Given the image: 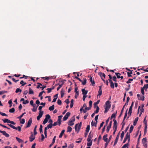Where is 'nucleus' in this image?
I'll use <instances>...</instances> for the list:
<instances>
[{
	"label": "nucleus",
	"mask_w": 148,
	"mask_h": 148,
	"mask_svg": "<svg viewBox=\"0 0 148 148\" xmlns=\"http://www.w3.org/2000/svg\"><path fill=\"white\" fill-rule=\"evenodd\" d=\"M110 103L109 101H107L105 103L106 107L105 108V111L104 113H106L109 110V109L110 108L111 106L110 104Z\"/></svg>",
	"instance_id": "nucleus-1"
},
{
	"label": "nucleus",
	"mask_w": 148,
	"mask_h": 148,
	"mask_svg": "<svg viewBox=\"0 0 148 148\" xmlns=\"http://www.w3.org/2000/svg\"><path fill=\"white\" fill-rule=\"evenodd\" d=\"M8 125L9 126H10L12 128L14 129L17 130L18 131H19V132L21 131V127L19 126H18L17 127H15L14 125H12L11 124H8Z\"/></svg>",
	"instance_id": "nucleus-2"
},
{
	"label": "nucleus",
	"mask_w": 148,
	"mask_h": 148,
	"mask_svg": "<svg viewBox=\"0 0 148 148\" xmlns=\"http://www.w3.org/2000/svg\"><path fill=\"white\" fill-rule=\"evenodd\" d=\"M75 118H72L69 120L68 125L69 126H72L74 124L73 122L75 121Z\"/></svg>",
	"instance_id": "nucleus-3"
},
{
	"label": "nucleus",
	"mask_w": 148,
	"mask_h": 148,
	"mask_svg": "<svg viewBox=\"0 0 148 148\" xmlns=\"http://www.w3.org/2000/svg\"><path fill=\"white\" fill-rule=\"evenodd\" d=\"M147 140L146 138H143L142 140V143L143 144V146L145 148L147 147Z\"/></svg>",
	"instance_id": "nucleus-4"
},
{
	"label": "nucleus",
	"mask_w": 148,
	"mask_h": 148,
	"mask_svg": "<svg viewBox=\"0 0 148 148\" xmlns=\"http://www.w3.org/2000/svg\"><path fill=\"white\" fill-rule=\"evenodd\" d=\"M43 112V111H40L39 112L38 115L37 117V119L38 120H39L40 118L42 117Z\"/></svg>",
	"instance_id": "nucleus-5"
},
{
	"label": "nucleus",
	"mask_w": 148,
	"mask_h": 148,
	"mask_svg": "<svg viewBox=\"0 0 148 148\" xmlns=\"http://www.w3.org/2000/svg\"><path fill=\"white\" fill-rule=\"evenodd\" d=\"M71 113L70 112H67L66 114L65 115L63 118V120L65 121L68 119V117L70 116Z\"/></svg>",
	"instance_id": "nucleus-6"
},
{
	"label": "nucleus",
	"mask_w": 148,
	"mask_h": 148,
	"mask_svg": "<svg viewBox=\"0 0 148 148\" xmlns=\"http://www.w3.org/2000/svg\"><path fill=\"white\" fill-rule=\"evenodd\" d=\"M92 137H93V134H91V132H90L89 133V134L88 136V138L87 139V141H88V142H90L91 141V139L92 138Z\"/></svg>",
	"instance_id": "nucleus-7"
},
{
	"label": "nucleus",
	"mask_w": 148,
	"mask_h": 148,
	"mask_svg": "<svg viewBox=\"0 0 148 148\" xmlns=\"http://www.w3.org/2000/svg\"><path fill=\"white\" fill-rule=\"evenodd\" d=\"M32 118H30L29 119L27 125L26 126V127H30L32 124Z\"/></svg>",
	"instance_id": "nucleus-8"
},
{
	"label": "nucleus",
	"mask_w": 148,
	"mask_h": 148,
	"mask_svg": "<svg viewBox=\"0 0 148 148\" xmlns=\"http://www.w3.org/2000/svg\"><path fill=\"white\" fill-rule=\"evenodd\" d=\"M137 96L138 99L142 100L143 101L144 100L145 97L144 96H140V95L139 94H137Z\"/></svg>",
	"instance_id": "nucleus-9"
},
{
	"label": "nucleus",
	"mask_w": 148,
	"mask_h": 148,
	"mask_svg": "<svg viewBox=\"0 0 148 148\" xmlns=\"http://www.w3.org/2000/svg\"><path fill=\"white\" fill-rule=\"evenodd\" d=\"M0 132L2 133L3 135L6 137H9L10 136L5 131H2L0 130Z\"/></svg>",
	"instance_id": "nucleus-10"
},
{
	"label": "nucleus",
	"mask_w": 148,
	"mask_h": 148,
	"mask_svg": "<svg viewBox=\"0 0 148 148\" xmlns=\"http://www.w3.org/2000/svg\"><path fill=\"white\" fill-rule=\"evenodd\" d=\"M120 132H119L118 134H117L116 138V139L115 140V141H114V146H115L116 144V143H117V142L118 141V139H119V135H120Z\"/></svg>",
	"instance_id": "nucleus-11"
},
{
	"label": "nucleus",
	"mask_w": 148,
	"mask_h": 148,
	"mask_svg": "<svg viewBox=\"0 0 148 148\" xmlns=\"http://www.w3.org/2000/svg\"><path fill=\"white\" fill-rule=\"evenodd\" d=\"M112 121H110V122L109 125L107 127L106 131L108 133L109 132L110 129L111 128V127L112 126Z\"/></svg>",
	"instance_id": "nucleus-12"
},
{
	"label": "nucleus",
	"mask_w": 148,
	"mask_h": 148,
	"mask_svg": "<svg viewBox=\"0 0 148 148\" xmlns=\"http://www.w3.org/2000/svg\"><path fill=\"white\" fill-rule=\"evenodd\" d=\"M90 81L91 82L92 84V86H94L95 85V82L94 81L93 79H92V77L90 76Z\"/></svg>",
	"instance_id": "nucleus-13"
},
{
	"label": "nucleus",
	"mask_w": 148,
	"mask_h": 148,
	"mask_svg": "<svg viewBox=\"0 0 148 148\" xmlns=\"http://www.w3.org/2000/svg\"><path fill=\"white\" fill-rule=\"evenodd\" d=\"M35 137L34 136L33 134H31L29 137V141L30 142H32L35 139Z\"/></svg>",
	"instance_id": "nucleus-14"
},
{
	"label": "nucleus",
	"mask_w": 148,
	"mask_h": 148,
	"mask_svg": "<svg viewBox=\"0 0 148 148\" xmlns=\"http://www.w3.org/2000/svg\"><path fill=\"white\" fill-rule=\"evenodd\" d=\"M82 93L83 95H86L87 94L88 91L87 90H85V89L83 88L82 89Z\"/></svg>",
	"instance_id": "nucleus-15"
},
{
	"label": "nucleus",
	"mask_w": 148,
	"mask_h": 148,
	"mask_svg": "<svg viewBox=\"0 0 148 148\" xmlns=\"http://www.w3.org/2000/svg\"><path fill=\"white\" fill-rule=\"evenodd\" d=\"M56 136H55L53 138V139L52 142L49 145V147L50 148L51 147L52 145H53L54 144V143L55 142V140H56Z\"/></svg>",
	"instance_id": "nucleus-16"
},
{
	"label": "nucleus",
	"mask_w": 148,
	"mask_h": 148,
	"mask_svg": "<svg viewBox=\"0 0 148 148\" xmlns=\"http://www.w3.org/2000/svg\"><path fill=\"white\" fill-rule=\"evenodd\" d=\"M114 121L113 127H117V124L116 120L115 119H113Z\"/></svg>",
	"instance_id": "nucleus-17"
},
{
	"label": "nucleus",
	"mask_w": 148,
	"mask_h": 148,
	"mask_svg": "<svg viewBox=\"0 0 148 148\" xmlns=\"http://www.w3.org/2000/svg\"><path fill=\"white\" fill-rule=\"evenodd\" d=\"M107 134H105L103 137V139L104 141L105 142L107 141L108 139V138H107Z\"/></svg>",
	"instance_id": "nucleus-18"
},
{
	"label": "nucleus",
	"mask_w": 148,
	"mask_h": 148,
	"mask_svg": "<svg viewBox=\"0 0 148 148\" xmlns=\"http://www.w3.org/2000/svg\"><path fill=\"white\" fill-rule=\"evenodd\" d=\"M98 75L100 76L101 77H102L103 76L104 77V78H105L106 75L103 73H102V72H99L98 73Z\"/></svg>",
	"instance_id": "nucleus-19"
},
{
	"label": "nucleus",
	"mask_w": 148,
	"mask_h": 148,
	"mask_svg": "<svg viewBox=\"0 0 148 148\" xmlns=\"http://www.w3.org/2000/svg\"><path fill=\"white\" fill-rule=\"evenodd\" d=\"M138 117H136L133 123V125L134 126H135L136 125L137 123L138 120Z\"/></svg>",
	"instance_id": "nucleus-20"
},
{
	"label": "nucleus",
	"mask_w": 148,
	"mask_h": 148,
	"mask_svg": "<svg viewBox=\"0 0 148 148\" xmlns=\"http://www.w3.org/2000/svg\"><path fill=\"white\" fill-rule=\"evenodd\" d=\"M116 114L117 111H116V112L115 113H114L112 114L111 116L110 119H112L113 118H115L116 115Z\"/></svg>",
	"instance_id": "nucleus-21"
},
{
	"label": "nucleus",
	"mask_w": 148,
	"mask_h": 148,
	"mask_svg": "<svg viewBox=\"0 0 148 148\" xmlns=\"http://www.w3.org/2000/svg\"><path fill=\"white\" fill-rule=\"evenodd\" d=\"M64 90L63 89H62L60 93H61V98L63 97L64 94Z\"/></svg>",
	"instance_id": "nucleus-22"
},
{
	"label": "nucleus",
	"mask_w": 148,
	"mask_h": 148,
	"mask_svg": "<svg viewBox=\"0 0 148 148\" xmlns=\"http://www.w3.org/2000/svg\"><path fill=\"white\" fill-rule=\"evenodd\" d=\"M65 131V130H62L61 132L60 135L59 136V137L60 138H61L62 137L63 134H64V132Z\"/></svg>",
	"instance_id": "nucleus-23"
},
{
	"label": "nucleus",
	"mask_w": 148,
	"mask_h": 148,
	"mask_svg": "<svg viewBox=\"0 0 148 148\" xmlns=\"http://www.w3.org/2000/svg\"><path fill=\"white\" fill-rule=\"evenodd\" d=\"M29 94L33 95L34 94V91L32 89L30 88H29Z\"/></svg>",
	"instance_id": "nucleus-24"
},
{
	"label": "nucleus",
	"mask_w": 148,
	"mask_h": 148,
	"mask_svg": "<svg viewBox=\"0 0 148 148\" xmlns=\"http://www.w3.org/2000/svg\"><path fill=\"white\" fill-rule=\"evenodd\" d=\"M4 123H9L10 120L7 119H4L2 120Z\"/></svg>",
	"instance_id": "nucleus-25"
},
{
	"label": "nucleus",
	"mask_w": 148,
	"mask_h": 148,
	"mask_svg": "<svg viewBox=\"0 0 148 148\" xmlns=\"http://www.w3.org/2000/svg\"><path fill=\"white\" fill-rule=\"evenodd\" d=\"M16 139L19 143H21L23 142V140L17 137H16Z\"/></svg>",
	"instance_id": "nucleus-26"
},
{
	"label": "nucleus",
	"mask_w": 148,
	"mask_h": 148,
	"mask_svg": "<svg viewBox=\"0 0 148 148\" xmlns=\"http://www.w3.org/2000/svg\"><path fill=\"white\" fill-rule=\"evenodd\" d=\"M72 128L71 127L69 126L67 127V132H70L72 131Z\"/></svg>",
	"instance_id": "nucleus-27"
},
{
	"label": "nucleus",
	"mask_w": 148,
	"mask_h": 148,
	"mask_svg": "<svg viewBox=\"0 0 148 148\" xmlns=\"http://www.w3.org/2000/svg\"><path fill=\"white\" fill-rule=\"evenodd\" d=\"M124 132L123 131H122V133L121 134V140H122L124 137Z\"/></svg>",
	"instance_id": "nucleus-28"
},
{
	"label": "nucleus",
	"mask_w": 148,
	"mask_h": 148,
	"mask_svg": "<svg viewBox=\"0 0 148 148\" xmlns=\"http://www.w3.org/2000/svg\"><path fill=\"white\" fill-rule=\"evenodd\" d=\"M84 81H83L82 80V81H81L82 84L83 85H85L86 84V78H84L83 79Z\"/></svg>",
	"instance_id": "nucleus-29"
},
{
	"label": "nucleus",
	"mask_w": 148,
	"mask_h": 148,
	"mask_svg": "<svg viewBox=\"0 0 148 148\" xmlns=\"http://www.w3.org/2000/svg\"><path fill=\"white\" fill-rule=\"evenodd\" d=\"M99 108L98 106H96V110L95 111L94 113L95 114L97 113L99 111Z\"/></svg>",
	"instance_id": "nucleus-30"
},
{
	"label": "nucleus",
	"mask_w": 148,
	"mask_h": 148,
	"mask_svg": "<svg viewBox=\"0 0 148 148\" xmlns=\"http://www.w3.org/2000/svg\"><path fill=\"white\" fill-rule=\"evenodd\" d=\"M54 105H52V106L50 107L49 108V109L50 111H52L54 109Z\"/></svg>",
	"instance_id": "nucleus-31"
},
{
	"label": "nucleus",
	"mask_w": 148,
	"mask_h": 148,
	"mask_svg": "<svg viewBox=\"0 0 148 148\" xmlns=\"http://www.w3.org/2000/svg\"><path fill=\"white\" fill-rule=\"evenodd\" d=\"M143 88H144V89H145V91H147V89L148 88V84H145Z\"/></svg>",
	"instance_id": "nucleus-32"
},
{
	"label": "nucleus",
	"mask_w": 148,
	"mask_h": 148,
	"mask_svg": "<svg viewBox=\"0 0 148 148\" xmlns=\"http://www.w3.org/2000/svg\"><path fill=\"white\" fill-rule=\"evenodd\" d=\"M134 128V126L133 125H131L130 128V130H129V133H131L133 129Z\"/></svg>",
	"instance_id": "nucleus-33"
},
{
	"label": "nucleus",
	"mask_w": 148,
	"mask_h": 148,
	"mask_svg": "<svg viewBox=\"0 0 148 148\" xmlns=\"http://www.w3.org/2000/svg\"><path fill=\"white\" fill-rule=\"evenodd\" d=\"M35 106H33V108L32 109V110L34 112H36V111L37 107L36 108H35Z\"/></svg>",
	"instance_id": "nucleus-34"
},
{
	"label": "nucleus",
	"mask_w": 148,
	"mask_h": 148,
	"mask_svg": "<svg viewBox=\"0 0 148 148\" xmlns=\"http://www.w3.org/2000/svg\"><path fill=\"white\" fill-rule=\"evenodd\" d=\"M39 130L41 134H42L43 133L42 131V125H41L40 126V128H39Z\"/></svg>",
	"instance_id": "nucleus-35"
},
{
	"label": "nucleus",
	"mask_w": 148,
	"mask_h": 148,
	"mask_svg": "<svg viewBox=\"0 0 148 148\" xmlns=\"http://www.w3.org/2000/svg\"><path fill=\"white\" fill-rule=\"evenodd\" d=\"M37 125H36L34 129V134L35 135H36L37 134V132L36 131V129L37 128Z\"/></svg>",
	"instance_id": "nucleus-36"
},
{
	"label": "nucleus",
	"mask_w": 148,
	"mask_h": 148,
	"mask_svg": "<svg viewBox=\"0 0 148 148\" xmlns=\"http://www.w3.org/2000/svg\"><path fill=\"white\" fill-rule=\"evenodd\" d=\"M115 74L117 76L118 78L119 79L120 78L121 76L120 75H121V74L120 73H115Z\"/></svg>",
	"instance_id": "nucleus-37"
},
{
	"label": "nucleus",
	"mask_w": 148,
	"mask_h": 148,
	"mask_svg": "<svg viewBox=\"0 0 148 148\" xmlns=\"http://www.w3.org/2000/svg\"><path fill=\"white\" fill-rule=\"evenodd\" d=\"M15 111V109L14 108H13L10 109L9 110V112L10 113H13Z\"/></svg>",
	"instance_id": "nucleus-38"
},
{
	"label": "nucleus",
	"mask_w": 148,
	"mask_h": 148,
	"mask_svg": "<svg viewBox=\"0 0 148 148\" xmlns=\"http://www.w3.org/2000/svg\"><path fill=\"white\" fill-rule=\"evenodd\" d=\"M129 145V143H127L125 144L122 147V148H128V146Z\"/></svg>",
	"instance_id": "nucleus-39"
},
{
	"label": "nucleus",
	"mask_w": 148,
	"mask_h": 148,
	"mask_svg": "<svg viewBox=\"0 0 148 148\" xmlns=\"http://www.w3.org/2000/svg\"><path fill=\"white\" fill-rule=\"evenodd\" d=\"M124 108V106H123V108H122V110H121V111L120 114L119 115V118L122 115V114H123V112Z\"/></svg>",
	"instance_id": "nucleus-40"
},
{
	"label": "nucleus",
	"mask_w": 148,
	"mask_h": 148,
	"mask_svg": "<svg viewBox=\"0 0 148 148\" xmlns=\"http://www.w3.org/2000/svg\"><path fill=\"white\" fill-rule=\"evenodd\" d=\"M127 110H126V112H125V115H124V118H123V122L125 120V119L127 116Z\"/></svg>",
	"instance_id": "nucleus-41"
},
{
	"label": "nucleus",
	"mask_w": 148,
	"mask_h": 148,
	"mask_svg": "<svg viewBox=\"0 0 148 148\" xmlns=\"http://www.w3.org/2000/svg\"><path fill=\"white\" fill-rule=\"evenodd\" d=\"M53 126V124L51 123H50L48 125H47V128L48 129L49 128H51Z\"/></svg>",
	"instance_id": "nucleus-42"
},
{
	"label": "nucleus",
	"mask_w": 148,
	"mask_h": 148,
	"mask_svg": "<svg viewBox=\"0 0 148 148\" xmlns=\"http://www.w3.org/2000/svg\"><path fill=\"white\" fill-rule=\"evenodd\" d=\"M98 93V94L97 96H101L102 95V90L99 89Z\"/></svg>",
	"instance_id": "nucleus-43"
},
{
	"label": "nucleus",
	"mask_w": 148,
	"mask_h": 148,
	"mask_svg": "<svg viewBox=\"0 0 148 148\" xmlns=\"http://www.w3.org/2000/svg\"><path fill=\"white\" fill-rule=\"evenodd\" d=\"M50 117H51L50 115L49 114H48L46 115V117L45 119H47L48 121V119H49L50 118Z\"/></svg>",
	"instance_id": "nucleus-44"
},
{
	"label": "nucleus",
	"mask_w": 148,
	"mask_h": 148,
	"mask_svg": "<svg viewBox=\"0 0 148 148\" xmlns=\"http://www.w3.org/2000/svg\"><path fill=\"white\" fill-rule=\"evenodd\" d=\"M21 91L22 90L21 89H20L19 88H17L15 92L17 93L19 92H21Z\"/></svg>",
	"instance_id": "nucleus-45"
},
{
	"label": "nucleus",
	"mask_w": 148,
	"mask_h": 148,
	"mask_svg": "<svg viewBox=\"0 0 148 148\" xmlns=\"http://www.w3.org/2000/svg\"><path fill=\"white\" fill-rule=\"evenodd\" d=\"M20 83L21 84H22V86H24L25 85L27 84L25 82L24 83V81L23 80L21 81L20 82Z\"/></svg>",
	"instance_id": "nucleus-46"
},
{
	"label": "nucleus",
	"mask_w": 148,
	"mask_h": 148,
	"mask_svg": "<svg viewBox=\"0 0 148 148\" xmlns=\"http://www.w3.org/2000/svg\"><path fill=\"white\" fill-rule=\"evenodd\" d=\"M145 89H144V88H142L141 89V91L142 94L143 95H144V90Z\"/></svg>",
	"instance_id": "nucleus-47"
},
{
	"label": "nucleus",
	"mask_w": 148,
	"mask_h": 148,
	"mask_svg": "<svg viewBox=\"0 0 148 148\" xmlns=\"http://www.w3.org/2000/svg\"><path fill=\"white\" fill-rule=\"evenodd\" d=\"M90 130V125H88L86 128V132H88Z\"/></svg>",
	"instance_id": "nucleus-48"
},
{
	"label": "nucleus",
	"mask_w": 148,
	"mask_h": 148,
	"mask_svg": "<svg viewBox=\"0 0 148 148\" xmlns=\"http://www.w3.org/2000/svg\"><path fill=\"white\" fill-rule=\"evenodd\" d=\"M37 84H38L37 86V88H40V86H42V85L40 83L38 82L37 83Z\"/></svg>",
	"instance_id": "nucleus-49"
},
{
	"label": "nucleus",
	"mask_w": 148,
	"mask_h": 148,
	"mask_svg": "<svg viewBox=\"0 0 148 148\" xmlns=\"http://www.w3.org/2000/svg\"><path fill=\"white\" fill-rule=\"evenodd\" d=\"M0 126H2V127H3L4 128H6L8 129V130H10V128L7 127L6 126L3 125L1 124V123H0Z\"/></svg>",
	"instance_id": "nucleus-50"
},
{
	"label": "nucleus",
	"mask_w": 148,
	"mask_h": 148,
	"mask_svg": "<svg viewBox=\"0 0 148 148\" xmlns=\"http://www.w3.org/2000/svg\"><path fill=\"white\" fill-rule=\"evenodd\" d=\"M0 114L2 116H8L6 114L0 111Z\"/></svg>",
	"instance_id": "nucleus-51"
},
{
	"label": "nucleus",
	"mask_w": 148,
	"mask_h": 148,
	"mask_svg": "<svg viewBox=\"0 0 148 148\" xmlns=\"http://www.w3.org/2000/svg\"><path fill=\"white\" fill-rule=\"evenodd\" d=\"M26 114L25 112H24V113H23L21 115H20V116H18L17 117V118L18 119H21V118L24 115V114Z\"/></svg>",
	"instance_id": "nucleus-52"
},
{
	"label": "nucleus",
	"mask_w": 148,
	"mask_h": 148,
	"mask_svg": "<svg viewBox=\"0 0 148 148\" xmlns=\"http://www.w3.org/2000/svg\"><path fill=\"white\" fill-rule=\"evenodd\" d=\"M30 105L31 106H36V105L35 104H34V101L33 100H32L30 101Z\"/></svg>",
	"instance_id": "nucleus-53"
},
{
	"label": "nucleus",
	"mask_w": 148,
	"mask_h": 148,
	"mask_svg": "<svg viewBox=\"0 0 148 148\" xmlns=\"http://www.w3.org/2000/svg\"><path fill=\"white\" fill-rule=\"evenodd\" d=\"M57 103L59 105H61L62 103V101L60 99H58L57 101Z\"/></svg>",
	"instance_id": "nucleus-54"
},
{
	"label": "nucleus",
	"mask_w": 148,
	"mask_h": 148,
	"mask_svg": "<svg viewBox=\"0 0 148 148\" xmlns=\"http://www.w3.org/2000/svg\"><path fill=\"white\" fill-rule=\"evenodd\" d=\"M25 123V119H21V121H20V123L21 124H23Z\"/></svg>",
	"instance_id": "nucleus-55"
},
{
	"label": "nucleus",
	"mask_w": 148,
	"mask_h": 148,
	"mask_svg": "<svg viewBox=\"0 0 148 148\" xmlns=\"http://www.w3.org/2000/svg\"><path fill=\"white\" fill-rule=\"evenodd\" d=\"M57 122H58V124L60 126L61 123V120L60 119H58Z\"/></svg>",
	"instance_id": "nucleus-56"
},
{
	"label": "nucleus",
	"mask_w": 148,
	"mask_h": 148,
	"mask_svg": "<svg viewBox=\"0 0 148 148\" xmlns=\"http://www.w3.org/2000/svg\"><path fill=\"white\" fill-rule=\"evenodd\" d=\"M110 87L112 88H114V84L113 82H112L110 83Z\"/></svg>",
	"instance_id": "nucleus-57"
},
{
	"label": "nucleus",
	"mask_w": 148,
	"mask_h": 148,
	"mask_svg": "<svg viewBox=\"0 0 148 148\" xmlns=\"http://www.w3.org/2000/svg\"><path fill=\"white\" fill-rule=\"evenodd\" d=\"M79 95V92H76L75 93V99H77V97Z\"/></svg>",
	"instance_id": "nucleus-58"
},
{
	"label": "nucleus",
	"mask_w": 148,
	"mask_h": 148,
	"mask_svg": "<svg viewBox=\"0 0 148 148\" xmlns=\"http://www.w3.org/2000/svg\"><path fill=\"white\" fill-rule=\"evenodd\" d=\"M58 85H59V86L57 88V90H58L62 86V85H61L60 84H58Z\"/></svg>",
	"instance_id": "nucleus-59"
},
{
	"label": "nucleus",
	"mask_w": 148,
	"mask_h": 148,
	"mask_svg": "<svg viewBox=\"0 0 148 148\" xmlns=\"http://www.w3.org/2000/svg\"><path fill=\"white\" fill-rule=\"evenodd\" d=\"M133 80V79H129L126 82V83L129 84L131 82L130 81H132Z\"/></svg>",
	"instance_id": "nucleus-60"
},
{
	"label": "nucleus",
	"mask_w": 148,
	"mask_h": 148,
	"mask_svg": "<svg viewBox=\"0 0 148 148\" xmlns=\"http://www.w3.org/2000/svg\"><path fill=\"white\" fill-rule=\"evenodd\" d=\"M132 113V111H129L128 113V117L127 118V119H128L129 118V117L131 116Z\"/></svg>",
	"instance_id": "nucleus-61"
},
{
	"label": "nucleus",
	"mask_w": 148,
	"mask_h": 148,
	"mask_svg": "<svg viewBox=\"0 0 148 148\" xmlns=\"http://www.w3.org/2000/svg\"><path fill=\"white\" fill-rule=\"evenodd\" d=\"M92 141H91L89 143H87V145L89 147L90 146H91L92 145Z\"/></svg>",
	"instance_id": "nucleus-62"
},
{
	"label": "nucleus",
	"mask_w": 148,
	"mask_h": 148,
	"mask_svg": "<svg viewBox=\"0 0 148 148\" xmlns=\"http://www.w3.org/2000/svg\"><path fill=\"white\" fill-rule=\"evenodd\" d=\"M116 77L115 76H114L112 77V79L114 81V82H116Z\"/></svg>",
	"instance_id": "nucleus-63"
},
{
	"label": "nucleus",
	"mask_w": 148,
	"mask_h": 148,
	"mask_svg": "<svg viewBox=\"0 0 148 148\" xmlns=\"http://www.w3.org/2000/svg\"><path fill=\"white\" fill-rule=\"evenodd\" d=\"M74 145L73 144H70L68 147V148H73Z\"/></svg>",
	"instance_id": "nucleus-64"
}]
</instances>
